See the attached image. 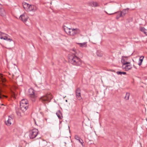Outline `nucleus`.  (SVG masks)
I'll return each instance as SVG.
<instances>
[{
    "instance_id": "nucleus-14",
    "label": "nucleus",
    "mask_w": 147,
    "mask_h": 147,
    "mask_svg": "<svg viewBox=\"0 0 147 147\" xmlns=\"http://www.w3.org/2000/svg\"><path fill=\"white\" fill-rule=\"evenodd\" d=\"M129 9V8H127L123 9L122 11H120V12H121L122 13V16L124 17L125 16L126 14L128 12V11Z\"/></svg>"
},
{
    "instance_id": "nucleus-8",
    "label": "nucleus",
    "mask_w": 147,
    "mask_h": 147,
    "mask_svg": "<svg viewBox=\"0 0 147 147\" xmlns=\"http://www.w3.org/2000/svg\"><path fill=\"white\" fill-rule=\"evenodd\" d=\"M0 38L1 39H3L4 40H7V41L9 42H11V41H13V43H14V41L12 40V39L10 38H8V37L6 36H5L4 37L3 36H1L0 37Z\"/></svg>"
},
{
    "instance_id": "nucleus-36",
    "label": "nucleus",
    "mask_w": 147,
    "mask_h": 147,
    "mask_svg": "<svg viewBox=\"0 0 147 147\" xmlns=\"http://www.w3.org/2000/svg\"><path fill=\"white\" fill-rule=\"evenodd\" d=\"M133 67H134L135 68V69H137V68H136V66L134 65H133Z\"/></svg>"
},
{
    "instance_id": "nucleus-7",
    "label": "nucleus",
    "mask_w": 147,
    "mask_h": 147,
    "mask_svg": "<svg viewBox=\"0 0 147 147\" xmlns=\"http://www.w3.org/2000/svg\"><path fill=\"white\" fill-rule=\"evenodd\" d=\"M20 109L24 112L26 111L28 108V105H20Z\"/></svg>"
},
{
    "instance_id": "nucleus-32",
    "label": "nucleus",
    "mask_w": 147,
    "mask_h": 147,
    "mask_svg": "<svg viewBox=\"0 0 147 147\" xmlns=\"http://www.w3.org/2000/svg\"><path fill=\"white\" fill-rule=\"evenodd\" d=\"M129 64H131L129 62H126L125 63H123V65L124 66V65H129Z\"/></svg>"
},
{
    "instance_id": "nucleus-18",
    "label": "nucleus",
    "mask_w": 147,
    "mask_h": 147,
    "mask_svg": "<svg viewBox=\"0 0 147 147\" xmlns=\"http://www.w3.org/2000/svg\"><path fill=\"white\" fill-rule=\"evenodd\" d=\"M78 44L80 45V47H87V42H84L82 43H78Z\"/></svg>"
},
{
    "instance_id": "nucleus-35",
    "label": "nucleus",
    "mask_w": 147,
    "mask_h": 147,
    "mask_svg": "<svg viewBox=\"0 0 147 147\" xmlns=\"http://www.w3.org/2000/svg\"><path fill=\"white\" fill-rule=\"evenodd\" d=\"M81 140H82V141H81V142H80V143L82 145V146H84V144H83L84 142H83V140L82 139H81Z\"/></svg>"
},
{
    "instance_id": "nucleus-26",
    "label": "nucleus",
    "mask_w": 147,
    "mask_h": 147,
    "mask_svg": "<svg viewBox=\"0 0 147 147\" xmlns=\"http://www.w3.org/2000/svg\"><path fill=\"white\" fill-rule=\"evenodd\" d=\"M123 57L125 58H127L128 57L127 56H122V58L121 59V62L122 64H123V63H125V60L124 59H123Z\"/></svg>"
},
{
    "instance_id": "nucleus-41",
    "label": "nucleus",
    "mask_w": 147,
    "mask_h": 147,
    "mask_svg": "<svg viewBox=\"0 0 147 147\" xmlns=\"http://www.w3.org/2000/svg\"><path fill=\"white\" fill-rule=\"evenodd\" d=\"M1 98V95L0 94V98Z\"/></svg>"
},
{
    "instance_id": "nucleus-13",
    "label": "nucleus",
    "mask_w": 147,
    "mask_h": 147,
    "mask_svg": "<svg viewBox=\"0 0 147 147\" xmlns=\"http://www.w3.org/2000/svg\"><path fill=\"white\" fill-rule=\"evenodd\" d=\"M123 68H124L126 71H128L129 70L131 69L132 67L131 64L127 65L124 67L123 65L122 66Z\"/></svg>"
},
{
    "instance_id": "nucleus-11",
    "label": "nucleus",
    "mask_w": 147,
    "mask_h": 147,
    "mask_svg": "<svg viewBox=\"0 0 147 147\" xmlns=\"http://www.w3.org/2000/svg\"><path fill=\"white\" fill-rule=\"evenodd\" d=\"M28 96L32 99H34V100L37 97V94L35 93V92H32V93L28 94Z\"/></svg>"
},
{
    "instance_id": "nucleus-45",
    "label": "nucleus",
    "mask_w": 147,
    "mask_h": 147,
    "mask_svg": "<svg viewBox=\"0 0 147 147\" xmlns=\"http://www.w3.org/2000/svg\"><path fill=\"white\" fill-rule=\"evenodd\" d=\"M14 65H16V64H14Z\"/></svg>"
},
{
    "instance_id": "nucleus-17",
    "label": "nucleus",
    "mask_w": 147,
    "mask_h": 147,
    "mask_svg": "<svg viewBox=\"0 0 147 147\" xmlns=\"http://www.w3.org/2000/svg\"><path fill=\"white\" fill-rule=\"evenodd\" d=\"M97 55L99 57H101L102 56L103 53L100 50H97L96 53Z\"/></svg>"
},
{
    "instance_id": "nucleus-29",
    "label": "nucleus",
    "mask_w": 147,
    "mask_h": 147,
    "mask_svg": "<svg viewBox=\"0 0 147 147\" xmlns=\"http://www.w3.org/2000/svg\"><path fill=\"white\" fill-rule=\"evenodd\" d=\"M74 138L77 140H78L79 139H80V138L77 135H75V136Z\"/></svg>"
},
{
    "instance_id": "nucleus-9",
    "label": "nucleus",
    "mask_w": 147,
    "mask_h": 147,
    "mask_svg": "<svg viewBox=\"0 0 147 147\" xmlns=\"http://www.w3.org/2000/svg\"><path fill=\"white\" fill-rule=\"evenodd\" d=\"M28 11H35L36 10V7L34 5H30L28 8Z\"/></svg>"
},
{
    "instance_id": "nucleus-43",
    "label": "nucleus",
    "mask_w": 147,
    "mask_h": 147,
    "mask_svg": "<svg viewBox=\"0 0 147 147\" xmlns=\"http://www.w3.org/2000/svg\"><path fill=\"white\" fill-rule=\"evenodd\" d=\"M1 105H4V104H1Z\"/></svg>"
},
{
    "instance_id": "nucleus-37",
    "label": "nucleus",
    "mask_w": 147,
    "mask_h": 147,
    "mask_svg": "<svg viewBox=\"0 0 147 147\" xmlns=\"http://www.w3.org/2000/svg\"><path fill=\"white\" fill-rule=\"evenodd\" d=\"M80 139H78V140H78V141L80 143L81 141L80 140Z\"/></svg>"
},
{
    "instance_id": "nucleus-34",
    "label": "nucleus",
    "mask_w": 147,
    "mask_h": 147,
    "mask_svg": "<svg viewBox=\"0 0 147 147\" xmlns=\"http://www.w3.org/2000/svg\"><path fill=\"white\" fill-rule=\"evenodd\" d=\"M80 89L79 88H78L77 89L75 92H80Z\"/></svg>"
},
{
    "instance_id": "nucleus-27",
    "label": "nucleus",
    "mask_w": 147,
    "mask_h": 147,
    "mask_svg": "<svg viewBox=\"0 0 147 147\" xmlns=\"http://www.w3.org/2000/svg\"><path fill=\"white\" fill-rule=\"evenodd\" d=\"M93 5L94 7H97L98 6V3L96 2H93Z\"/></svg>"
},
{
    "instance_id": "nucleus-19",
    "label": "nucleus",
    "mask_w": 147,
    "mask_h": 147,
    "mask_svg": "<svg viewBox=\"0 0 147 147\" xmlns=\"http://www.w3.org/2000/svg\"><path fill=\"white\" fill-rule=\"evenodd\" d=\"M29 5H30L29 4L27 3H23V7L24 9H28V7Z\"/></svg>"
},
{
    "instance_id": "nucleus-23",
    "label": "nucleus",
    "mask_w": 147,
    "mask_h": 147,
    "mask_svg": "<svg viewBox=\"0 0 147 147\" xmlns=\"http://www.w3.org/2000/svg\"><path fill=\"white\" fill-rule=\"evenodd\" d=\"M0 80L2 81L3 82H5L6 81V80L5 78L3 77L2 74H0Z\"/></svg>"
},
{
    "instance_id": "nucleus-2",
    "label": "nucleus",
    "mask_w": 147,
    "mask_h": 147,
    "mask_svg": "<svg viewBox=\"0 0 147 147\" xmlns=\"http://www.w3.org/2000/svg\"><path fill=\"white\" fill-rule=\"evenodd\" d=\"M38 132L37 129H34L32 130L30 132L29 135V137L30 139H33L35 138L38 134Z\"/></svg>"
},
{
    "instance_id": "nucleus-12",
    "label": "nucleus",
    "mask_w": 147,
    "mask_h": 147,
    "mask_svg": "<svg viewBox=\"0 0 147 147\" xmlns=\"http://www.w3.org/2000/svg\"><path fill=\"white\" fill-rule=\"evenodd\" d=\"M12 120L13 119L10 116H9L7 120L5 121L6 124L8 126L10 125L11 124V121H12Z\"/></svg>"
},
{
    "instance_id": "nucleus-1",
    "label": "nucleus",
    "mask_w": 147,
    "mask_h": 147,
    "mask_svg": "<svg viewBox=\"0 0 147 147\" xmlns=\"http://www.w3.org/2000/svg\"><path fill=\"white\" fill-rule=\"evenodd\" d=\"M69 62L73 65L76 66H80L82 63L80 58L74 54L69 57Z\"/></svg>"
},
{
    "instance_id": "nucleus-15",
    "label": "nucleus",
    "mask_w": 147,
    "mask_h": 147,
    "mask_svg": "<svg viewBox=\"0 0 147 147\" xmlns=\"http://www.w3.org/2000/svg\"><path fill=\"white\" fill-rule=\"evenodd\" d=\"M56 114L59 119H61L63 118L62 113L60 110H58Z\"/></svg>"
},
{
    "instance_id": "nucleus-40",
    "label": "nucleus",
    "mask_w": 147,
    "mask_h": 147,
    "mask_svg": "<svg viewBox=\"0 0 147 147\" xmlns=\"http://www.w3.org/2000/svg\"><path fill=\"white\" fill-rule=\"evenodd\" d=\"M105 13H107V14H109V15H110V14H110V13H107L106 11H105Z\"/></svg>"
},
{
    "instance_id": "nucleus-44",
    "label": "nucleus",
    "mask_w": 147,
    "mask_h": 147,
    "mask_svg": "<svg viewBox=\"0 0 147 147\" xmlns=\"http://www.w3.org/2000/svg\"><path fill=\"white\" fill-rule=\"evenodd\" d=\"M66 101L67 102V100H66Z\"/></svg>"
},
{
    "instance_id": "nucleus-16",
    "label": "nucleus",
    "mask_w": 147,
    "mask_h": 147,
    "mask_svg": "<svg viewBox=\"0 0 147 147\" xmlns=\"http://www.w3.org/2000/svg\"><path fill=\"white\" fill-rule=\"evenodd\" d=\"M28 101L26 99H23L20 102V105H28Z\"/></svg>"
},
{
    "instance_id": "nucleus-31",
    "label": "nucleus",
    "mask_w": 147,
    "mask_h": 147,
    "mask_svg": "<svg viewBox=\"0 0 147 147\" xmlns=\"http://www.w3.org/2000/svg\"><path fill=\"white\" fill-rule=\"evenodd\" d=\"M16 113L18 116H20L21 115L20 112L18 111H16Z\"/></svg>"
},
{
    "instance_id": "nucleus-20",
    "label": "nucleus",
    "mask_w": 147,
    "mask_h": 147,
    "mask_svg": "<svg viewBox=\"0 0 147 147\" xmlns=\"http://www.w3.org/2000/svg\"><path fill=\"white\" fill-rule=\"evenodd\" d=\"M125 95L124 98L126 100H128L130 95L129 92H125Z\"/></svg>"
},
{
    "instance_id": "nucleus-39",
    "label": "nucleus",
    "mask_w": 147,
    "mask_h": 147,
    "mask_svg": "<svg viewBox=\"0 0 147 147\" xmlns=\"http://www.w3.org/2000/svg\"><path fill=\"white\" fill-rule=\"evenodd\" d=\"M1 5L0 4V9L1 8Z\"/></svg>"
},
{
    "instance_id": "nucleus-46",
    "label": "nucleus",
    "mask_w": 147,
    "mask_h": 147,
    "mask_svg": "<svg viewBox=\"0 0 147 147\" xmlns=\"http://www.w3.org/2000/svg\"><path fill=\"white\" fill-rule=\"evenodd\" d=\"M60 123H61V122L60 121Z\"/></svg>"
},
{
    "instance_id": "nucleus-5",
    "label": "nucleus",
    "mask_w": 147,
    "mask_h": 147,
    "mask_svg": "<svg viewBox=\"0 0 147 147\" xmlns=\"http://www.w3.org/2000/svg\"><path fill=\"white\" fill-rule=\"evenodd\" d=\"M20 19L23 22H26L28 18V17L24 14H23L20 15L19 17Z\"/></svg>"
},
{
    "instance_id": "nucleus-6",
    "label": "nucleus",
    "mask_w": 147,
    "mask_h": 147,
    "mask_svg": "<svg viewBox=\"0 0 147 147\" xmlns=\"http://www.w3.org/2000/svg\"><path fill=\"white\" fill-rule=\"evenodd\" d=\"M63 28L67 34L70 35L71 28H68L64 25L63 26Z\"/></svg>"
},
{
    "instance_id": "nucleus-3",
    "label": "nucleus",
    "mask_w": 147,
    "mask_h": 147,
    "mask_svg": "<svg viewBox=\"0 0 147 147\" xmlns=\"http://www.w3.org/2000/svg\"><path fill=\"white\" fill-rule=\"evenodd\" d=\"M53 96L51 92L47 93L44 96H42L40 99L43 101H46L48 100L51 99L53 98Z\"/></svg>"
},
{
    "instance_id": "nucleus-24",
    "label": "nucleus",
    "mask_w": 147,
    "mask_h": 147,
    "mask_svg": "<svg viewBox=\"0 0 147 147\" xmlns=\"http://www.w3.org/2000/svg\"><path fill=\"white\" fill-rule=\"evenodd\" d=\"M146 30L144 27H141L140 28V30L142 32H143L145 34H146Z\"/></svg>"
},
{
    "instance_id": "nucleus-33",
    "label": "nucleus",
    "mask_w": 147,
    "mask_h": 147,
    "mask_svg": "<svg viewBox=\"0 0 147 147\" xmlns=\"http://www.w3.org/2000/svg\"><path fill=\"white\" fill-rule=\"evenodd\" d=\"M34 90L32 88H30L28 89V92H34Z\"/></svg>"
},
{
    "instance_id": "nucleus-38",
    "label": "nucleus",
    "mask_w": 147,
    "mask_h": 147,
    "mask_svg": "<svg viewBox=\"0 0 147 147\" xmlns=\"http://www.w3.org/2000/svg\"><path fill=\"white\" fill-rule=\"evenodd\" d=\"M68 127L69 129V132H70V128H69V126H68Z\"/></svg>"
},
{
    "instance_id": "nucleus-30",
    "label": "nucleus",
    "mask_w": 147,
    "mask_h": 147,
    "mask_svg": "<svg viewBox=\"0 0 147 147\" xmlns=\"http://www.w3.org/2000/svg\"><path fill=\"white\" fill-rule=\"evenodd\" d=\"M11 95L12 96V97H13L14 98H16V95L14 93L15 92H11Z\"/></svg>"
},
{
    "instance_id": "nucleus-22",
    "label": "nucleus",
    "mask_w": 147,
    "mask_h": 147,
    "mask_svg": "<svg viewBox=\"0 0 147 147\" xmlns=\"http://www.w3.org/2000/svg\"><path fill=\"white\" fill-rule=\"evenodd\" d=\"M0 14L2 16H4L5 15V12L4 9L1 10Z\"/></svg>"
},
{
    "instance_id": "nucleus-25",
    "label": "nucleus",
    "mask_w": 147,
    "mask_h": 147,
    "mask_svg": "<svg viewBox=\"0 0 147 147\" xmlns=\"http://www.w3.org/2000/svg\"><path fill=\"white\" fill-rule=\"evenodd\" d=\"M116 73L118 75H121L122 74L125 75L126 74V72H121L120 71H117L116 72Z\"/></svg>"
},
{
    "instance_id": "nucleus-47",
    "label": "nucleus",
    "mask_w": 147,
    "mask_h": 147,
    "mask_svg": "<svg viewBox=\"0 0 147 147\" xmlns=\"http://www.w3.org/2000/svg\"><path fill=\"white\" fill-rule=\"evenodd\" d=\"M1 108V107H0V108Z\"/></svg>"
},
{
    "instance_id": "nucleus-10",
    "label": "nucleus",
    "mask_w": 147,
    "mask_h": 147,
    "mask_svg": "<svg viewBox=\"0 0 147 147\" xmlns=\"http://www.w3.org/2000/svg\"><path fill=\"white\" fill-rule=\"evenodd\" d=\"M115 13H117L118 14V15L116 16V19H118L119 18H120V17H123L122 16V13H121V12H120V11L115 12L114 13L109 14L110 15H111Z\"/></svg>"
},
{
    "instance_id": "nucleus-28",
    "label": "nucleus",
    "mask_w": 147,
    "mask_h": 147,
    "mask_svg": "<svg viewBox=\"0 0 147 147\" xmlns=\"http://www.w3.org/2000/svg\"><path fill=\"white\" fill-rule=\"evenodd\" d=\"M77 97V98H80L81 97L80 92H76Z\"/></svg>"
},
{
    "instance_id": "nucleus-4",
    "label": "nucleus",
    "mask_w": 147,
    "mask_h": 147,
    "mask_svg": "<svg viewBox=\"0 0 147 147\" xmlns=\"http://www.w3.org/2000/svg\"><path fill=\"white\" fill-rule=\"evenodd\" d=\"M79 30L77 28H72L70 32V35L71 36H74L76 34L79 33Z\"/></svg>"
},
{
    "instance_id": "nucleus-21",
    "label": "nucleus",
    "mask_w": 147,
    "mask_h": 147,
    "mask_svg": "<svg viewBox=\"0 0 147 147\" xmlns=\"http://www.w3.org/2000/svg\"><path fill=\"white\" fill-rule=\"evenodd\" d=\"M144 57H143L142 59H141L142 57H140V58L139 59V63H138V65L140 66L141 65L143 61V59Z\"/></svg>"
},
{
    "instance_id": "nucleus-42",
    "label": "nucleus",
    "mask_w": 147,
    "mask_h": 147,
    "mask_svg": "<svg viewBox=\"0 0 147 147\" xmlns=\"http://www.w3.org/2000/svg\"><path fill=\"white\" fill-rule=\"evenodd\" d=\"M34 121L35 123L36 124V122L35 121V120L34 119Z\"/></svg>"
}]
</instances>
